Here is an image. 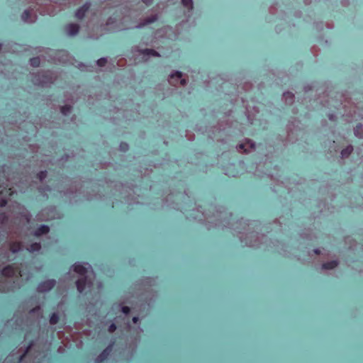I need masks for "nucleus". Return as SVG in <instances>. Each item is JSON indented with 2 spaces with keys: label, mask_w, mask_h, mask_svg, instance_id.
<instances>
[{
  "label": "nucleus",
  "mask_w": 363,
  "mask_h": 363,
  "mask_svg": "<svg viewBox=\"0 0 363 363\" xmlns=\"http://www.w3.org/2000/svg\"><path fill=\"white\" fill-rule=\"evenodd\" d=\"M156 20H157V17L152 16V18L147 19L145 21V22L143 23V25H147V24L152 23L153 22H155Z\"/></svg>",
  "instance_id": "obj_23"
},
{
  "label": "nucleus",
  "mask_w": 363,
  "mask_h": 363,
  "mask_svg": "<svg viewBox=\"0 0 363 363\" xmlns=\"http://www.w3.org/2000/svg\"><path fill=\"white\" fill-rule=\"evenodd\" d=\"M30 12L28 10L24 11L21 16L23 20L25 21H28V18H30Z\"/></svg>",
  "instance_id": "obj_21"
},
{
  "label": "nucleus",
  "mask_w": 363,
  "mask_h": 363,
  "mask_svg": "<svg viewBox=\"0 0 363 363\" xmlns=\"http://www.w3.org/2000/svg\"><path fill=\"white\" fill-rule=\"evenodd\" d=\"M79 26L77 23H69L65 26V31L69 35H75L78 33Z\"/></svg>",
  "instance_id": "obj_3"
},
{
  "label": "nucleus",
  "mask_w": 363,
  "mask_h": 363,
  "mask_svg": "<svg viewBox=\"0 0 363 363\" xmlns=\"http://www.w3.org/2000/svg\"><path fill=\"white\" fill-rule=\"evenodd\" d=\"M138 320H139V318L138 317H133V322L134 323H137L138 322Z\"/></svg>",
  "instance_id": "obj_33"
},
{
  "label": "nucleus",
  "mask_w": 363,
  "mask_h": 363,
  "mask_svg": "<svg viewBox=\"0 0 363 363\" xmlns=\"http://www.w3.org/2000/svg\"><path fill=\"white\" fill-rule=\"evenodd\" d=\"M128 144H127V143H122L121 144V148L123 150H124V151H125V150H128Z\"/></svg>",
  "instance_id": "obj_30"
},
{
  "label": "nucleus",
  "mask_w": 363,
  "mask_h": 363,
  "mask_svg": "<svg viewBox=\"0 0 363 363\" xmlns=\"http://www.w3.org/2000/svg\"><path fill=\"white\" fill-rule=\"evenodd\" d=\"M30 347H31V344L29 345V346L27 347V349L25 351V352L20 356L19 362L22 361L25 358V357L26 356V354H27L28 350H30Z\"/></svg>",
  "instance_id": "obj_25"
},
{
  "label": "nucleus",
  "mask_w": 363,
  "mask_h": 363,
  "mask_svg": "<svg viewBox=\"0 0 363 363\" xmlns=\"http://www.w3.org/2000/svg\"><path fill=\"white\" fill-rule=\"evenodd\" d=\"M338 264V262L335 260L327 262L323 264V268L325 269H333L335 268Z\"/></svg>",
  "instance_id": "obj_11"
},
{
  "label": "nucleus",
  "mask_w": 363,
  "mask_h": 363,
  "mask_svg": "<svg viewBox=\"0 0 363 363\" xmlns=\"http://www.w3.org/2000/svg\"><path fill=\"white\" fill-rule=\"evenodd\" d=\"M130 311V308L128 307V306H123L122 307V312L124 313V314H128Z\"/></svg>",
  "instance_id": "obj_26"
},
{
  "label": "nucleus",
  "mask_w": 363,
  "mask_h": 363,
  "mask_svg": "<svg viewBox=\"0 0 363 363\" xmlns=\"http://www.w3.org/2000/svg\"><path fill=\"white\" fill-rule=\"evenodd\" d=\"M0 276L5 278H13L21 276V270L18 267L13 264H9L3 268L0 272Z\"/></svg>",
  "instance_id": "obj_1"
},
{
  "label": "nucleus",
  "mask_w": 363,
  "mask_h": 363,
  "mask_svg": "<svg viewBox=\"0 0 363 363\" xmlns=\"http://www.w3.org/2000/svg\"><path fill=\"white\" fill-rule=\"evenodd\" d=\"M107 62V60L106 58H100L97 60V65L100 67H104L106 65Z\"/></svg>",
  "instance_id": "obj_22"
},
{
  "label": "nucleus",
  "mask_w": 363,
  "mask_h": 363,
  "mask_svg": "<svg viewBox=\"0 0 363 363\" xmlns=\"http://www.w3.org/2000/svg\"><path fill=\"white\" fill-rule=\"evenodd\" d=\"M116 330V324L113 323H111V325L108 326V332L113 333Z\"/></svg>",
  "instance_id": "obj_24"
},
{
  "label": "nucleus",
  "mask_w": 363,
  "mask_h": 363,
  "mask_svg": "<svg viewBox=\"0 0 363 363\" xmlns=\"http://www.w3.org/2000/svg\"><path fill=\"white\" fill-rule=\"evenodd\" d=\"M72 107L70 105H65L61 108V112L63 115L67 116L72 111Z\"/></svg>",
  "instance_id": "obj_16"
},
{
  "label": "nucleus",
  "mask_w": 363,
  "mask_h": 363,
  "mask_svg": "<svg viewBox=\"0 0 363 363\" xmlns=\"http://www.w3.org/2000/svg\"><path fill=\"white\" fill-rule=\"evenodd\" d=\"M354 134L360 138H363V125L361 123L356 125L354 128Z\"/></svg>",
  "instance_id": "obj_13"
},
{
  "label": "nucleus",
  "mask_w": 363,
  "mask_h": 363,
  "mask_svg": "<svg viewBox=\"0 0 363 363\" xmlns=\"http://www.w3.org/2000/svg\"><path fill=\"white\" fill-rule=\"evenodd\" d=\"M87 284H88L87 277L85 276L79 279L76 281V286H77V291H79V293L82 294L84 292Z\"/></svg>",
  "instance_id": "obj_6"
},
{
  "label": "nucleus",
  "mask_w": 363,
  "mask_h": 363,
  "mask_svg": "<svg viewBox=\"0 0 363 363\" xmlns=\"http://www.w3.org/2000/svg\"><path fill=\"white\" fill-rule=\"evenodd\" d=\"M239 148H240V150H243V152H247V151H246V150L245 149V144H240V145H239Z\"/></svg>",
  "instance_id": "obj_32"
},
{
  "label": "nucleus",
  "mask_w": 363,
  "mask_h": 363,
  "mask_svg": "<svg viewBox=\"0 0 363 363\" xmlns=\"http://www.w3.org/2000/svg\"><path fill=\"white\" fill-rule=\"evenodd\" d=\"M250 147H251V148H252V149H255V143H250Z\"/></svg>",
  "instance_id": "obj_34"
},
{
  "label": "nucleus",
  "mask_w": 363,
  "mask_h": 363,
  "mask_svg": "<svg viewBox=\"0 0 363 363\" xmlns=\"http://www.w3.org/2000/svg\"><path fill=\"white\" fill-rule=\"evenodd\" d=\"M40 306H37L35 307H34L33 308H32L30 311V313H37L38 311H40Z\"/></svg>",
  "instance_id": "obj_27"
},
{
  "label": "nucleus",
  "mask_w": 363,
  "mask_h": 363,
  "mask_svg": "<svg viewBox=\"0 0 363 363\" xmlns=\"http://www.w3.org/2000/svg\"><path fill=\"white\" fill-rule=\"evenodd\" d=\"M56 281L54 279H48L38 284L37 290L40 293H45L50 291L55 286Z\"/></svg>",
  "instance_id": "obj_2"
},
{
  "label": "nucleus",
  "mask_w": 363,
  "mask_h": 363,
  "mask_svg": "<svg viewBox=\"0 0 363 363\" xmlns=\"http://www.w3.org/2000/svg\"><path fill=\"white\" fill-rule=\"evenodd\" d=\"M41 249V245L40 242H33L27 249L30 252H38Z\"/></svg>",
  "instance_id": "obj_10"
},
{
  "label": "nucleus",
  "mask_w": 363,
  "mask_h": 363,
  "mask_svg": "<svg viewBox=\"0 0 363 363\" xmlns=\"http://www.w3.org/2000/svg\"><path fill=\"white\" fill-rule=\"evenodd\" d=\"M90 8V4L86 3L83 6H82L79 9H78L75 12V17L78 19H82L86 13L89 11Z\"/></svg>",
  "instance_id": "obj_4"
},
{
  "label": "nucleus",
  "mask_w": 363,
  "mask_h": 363,
  "mask_svg": "<svg viewBox=\"0 0 363 363\" xmlns=\"http://www.w3.org/2000/svg\"><path fill=\"white\" fill-rule=\"evenodd\" d=\"M286 94H287V95H289V94H290V96H291V98H294V94H291V93H287Z\"/></svg>",
  "instance_id": "obj_36"
},
{
  "label": "nucleus",
  "mask_w": 363,
  "mask_h": 363,
  "mask_svg": "<svg viewBox=\"0 0 363 363\" xmlns=\"http://www.w3.org/2000/svg\"><path fill=\"white\" fill-rule=\"evenodd\" d=\"M182 77V74L181 72H176L174 74H172L171 75V78H172V79L174 78V77H177V79H181L180 80V83H181L182 85L184 86V85L186 84V79H181Z\"/></svg>",
  "instance_id": "obj_14"
},
{
  "label": "nucleus",
  "mask_w": 363,
  "mask_h": 363,
  "mask_svg": "<svg viewBox=\"0 0 363 363\" xmlns=\"http://www.w3.org/2000/svg\"><path fill=\"white\" fill-rule=\"evenodd\" d=\"M22 249V243L19 241L12 242L10 244V250L16 254L20 252Z\"/></svg>",
  "instance_id": "obj_9"
},
{
  "label": "nucleus",
  "mask_w": 363,
  "mask_h": 363,
  "mask_svg": "<svg viewBox=\"0 0 363 363\" xmlns=\"http://www.w3.org/2000/svg\"><path fill=\"white\" fill-rule=\"evenodd\" d=\"M182 4L189 10L193 9V2L192 0H181Z\"/></svg>",
  "instance_id": "obj_18"
},
{
  "label": "nucleus",
  "mask_w": 363,
  "mask_h": 363,
  "mask_svg": "<svg viewBox=\"0 0 363 363\" xmlns=\"http://www.w3.org/2000/svg\"><path fill=\"white\" fill-rule=\"evenodd\" d=\"M30 65L34 67H38L40 66V60L38 57H33L30 60Z\"/></svg>",
  "instance_id": "obj_17"
},
{
  "label": "nucleus",
  "mask_w": 363,
  "mask_h": 363,
  "mask_svg": "<svg viewBox=\"0 0 363 363\" xmlns=\"http://www.w3.org/2000/svg\"><path fill=\"white\" fill-rule=\"evenodd\" d=\"M315 253L317 254V255H319L320 254V250H314Z\"/></svg>",
  "instance_id": "obj_35"
},
{
  "label": "nucleus",
  "mask_w": 363,
  "mask_h": 363,
  "mask_svg": "<svg viewBox=\"0 0 363 363\" xmlns=\"http://www.w3.org/2000/svg\"><path fill=\"white\" fill-rule=\"evenodd\" d=\"M353 151V147L352 145H348L345 148L342 149L341 151L342 157H348Z\"/></svg>",
  "instance_id": "obj_12"
},
{
  "label": "nucleus",
  "mask_w": 363,
  "mask_h": 363,
  "mask_svg": "<svg viewBox=\"0 0 363 363\" xmlns=\"http://www.w3.org/2000/svg\"><path fill=\"white\" fill-rule=\"evenodd\" d=\"M143 3H144L146 6H150L152 4L153 0H142Z\"/></svg>",
  "instance_id": "obj_31"
},
{
  "label": "nucleus",
  "mask_w": 363,
  "mask_h": 363,
  "mask_svg": "<svg viewBox=\"0 0 363 363\" xmlns=\"http://www.w3.org/2000/svg\"><path fill=\"white\" fill-rule=\"evenodd\" d=\"M41 84H47V83H52L51 82V79L48 78L47 76H45V79H43L42 82H40Z\"/></svg>",
  "instance_id": "obj_28"
},
{
  "label": "nucleus",
  "mask_w": 363,
  "mask_h": 363,
  "mask_svg": "<svg viewBox=\"0 0 363 363\" xmlns=\"http://www.w3.org/2000/svg\"><path fill=\"white\" fill-rule=\"evenodd\" d=\"M60 320V316L57 313H53L50 318V323L52 325L57 324Z\"/></svg>",
  "instance_id": "obj_15"
},
{
  "label": "nucleus",
  "mask_w": 363,
  "mask_h": 363,
  "mask_svg": "<svg viewBox=\"0 0 363 363\" xmlns=\"http://www.w3.org/2000/svg\"><path fill=\"white\" fill-rule=\"evenodd\" d=\"M47 177V171H40L36 174V178L38 179L40 181H43Z\"/></svg>",
  "instance_id": "obj_20"
},
{
  "label": "nucleus",
  "mask_w": 363,
  "mask_h": 363,
  "mask_svg": "<svg viewBox=\"0 0 363 363\" xmlns=\"http://www.w3.org/2000/svg\"><path fill=\"white\" fill-rule=\"evenodd\" d=\"M8 201L6 199H2L0 200V207H4L6 206Z\"/></svg>",
  "instance_id": "obj_29"
},
{
  "label": "nucleus",
  "mask_w": 363,
  "mask_h": 363,
  "mask_svg": "<svg viewBox=\"0 0 363 363\" xmlns=\"http://www.w3.org/2000/svg\"><path fill=\"white\" fill-rule=\"evenodd\" d=\"M73 271L79 275L84 276L87 272V268L82 264L75 263L72 265Z\"/></svg>",
  "instance_id": "obj_7"
},
{
  "label": "nucleus",
  "mask_w": 363,
  "mask_h": 363,
  "mask_svg": "<svg viewBox=\"0 0 363 363\" xmlns=\"http://www.w3.org/2000/svg\"><path fill=\"white\" fill-rule=\"evenodd\" d=\"M112 350V345H108L105 350H104L100 354L96 359L97 363H101L105 361L109 356Z\"/></svg>",
  "instance_id": "obj_5"
},
{
  "label": "nucleus",
  "mask_w": 363,
  "mask_h": 363,
  "mask_svg": "<svg viewBox=\"0 0 363 363\" xmlns=\"http://www.w3.org/2000/svg\"><path fill=\"white\" fill-rule=\"evenodd\" d=\"M50 228L46 225H41L34 232V235L36 237L41 236L43 235L48 233Z\"/></svg>",
  "instance_id": "obj_8"
},
{
  "label": "nucleus",
  "mask_w": 363,
  "mask_h": 363,
  "mask_svg": "<svg viewBox=\"0 0 363 363\" xmlns=\"http://www.w3.org/2000/svg\"><path fill=\"white\" fill-rule=\"evenodd\" d=\"M143 53L147 55L159 56V54L152 49H145L143 51Z\"/></svg>",
  "instance_id": "obj_19"
}]
</instances>
